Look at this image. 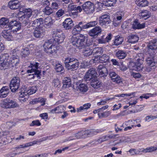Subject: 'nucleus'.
I'll list each match as a JSON object with an SVG mask.
<instances>
[{
    "instance_id": "obj_40",
    "label": "nucleus",
    "mask_w": 157,
    "mask_h": 157,
    "mask_svg": "<svg viewBox=\"0 0 157 157\" xmlns=\"http://www.w3.org/2000/svg\"><path fill=\"white\" fill-rule=\"evenodd\" d=\"M77 88L78 90L83 93L86 92L88 90L87 86L83 83L80 84L78 86Z\"/></svg>"
},
{
    "instance_id": "obj_13",
    "label": "nucleus",
    "mask_w": 157,
    "mask_h": 157,
    "mask_svg": "<svg viewBox=\"0 0 157 157\" xmlns=\"http://www.w3.org/2000/svg\"><path fill=\"white\" fill-rule=\"evenodd\" d=\"M109 76L112 80L116 83L120 84L122 83L121 78L115 72L111 71L109 73Z\"/></svg>"
},
{
    "instance_id": "obj_24",
    "label": "nucleus",
    "mask_w": 157,
    "mask_h": 157,
    "mask_svg": "<svg viewBox=\"0 0 157 157\" xmlns=\"http://www.w3.org/2000/svg\"><path fill=\"white\" fill-rule=\"evenodd\" d=\"M135 122H136V121L135 120H129L125 122V124L127 126L124 128V130L126 131L131 129L132 127L136 126Z\"/></svg>"
},
{
    "instance_id": "obj_35",
    "label": "nucleus",
    "mask_w": 157,
    "mask_h": 157,
    "mask_svg": "<svg viewBox=\"0 0 157 157\" xmlns=\"http://www.w3.org/2000/svg\"><path fill=\"white\" fill-rule=\"evenodd\" d=\"M25 93L24 91L22 90L19 95V100L21 102H25L28 100V95Z\"/></svg>"
},
{
    "instance_id": "obj_26",
    "label": "nucleus",
    "mask_w": 157,
    "mask_h": 157,
    "mask_svg": "<svg viewBox=\"0 0 157 157\" xmlns=\"http://www.w3.org/2000/svg\"><path fill=\"white\" fill-rule=\"evenodd\" d=\"M3 37L8 41H11L13 40V37L10 31H4L2 34Z\"/></svg>"
},
{
    "instance_id": "obj_3",
    "label": "nucleus",
    "mask_w": 157,
    "mask_h": 157,
    "mask_svg": "<svg viewBox=\"0 0 157 157\" xmlns=\"http://www.w3.org/2000/svg\"><path fill=\"white\" fill-rule=\"evenodd\" d=\"M52 36L55 43L57 44L62 43L65 38L64 33L60 29H56L52 32Z\"/></svg>"
},
{
    "instance_id": "obj_4",
    "label": "nucleus",
    "mask_w": 157,
    "mask_h": 157,
    "mask_svg": "<svg viewBox=\"0 0 157 157\" xmlns=\"http://www.w3.org/2000/svg\"><path fill=\"white\" fill-rule=\"evenodd\" d=\"M52 40V39L48 40L45 42L43 45L44 51L49 54H55L57 50L56 44H53Z\"/></svg>"
},
{
    "instance_id": "obj_49",
    "label": "nucleus",
    "mask_w": 157,
    "mask_h": 157,
    "mask_svg": "<svg viewBox=\"0 0 157 157\" xmlns=\"http://www.w3.org/2000/svg\"><path fill=\"white\" fill-rule=\"evenodd\" d=\"M109 56L106 54H103L99 58V62L103 63H106L109 59Z\"/></svg>"
},
{
    "instance_id": "obj_27",
    "label": "nucleus",
    "mask_w": 157,
    "mask_h": 157,
    "mask_svg": "<svg viewBox=\"0 0 157 157\" xmlns=\"http://www.w3.org/2000/svg\"><path fill=\"white\" fill-rule=\"evenodd\" d=\"M9 93V87L7 86H3L0 90V97L2 98H5Z\"/></svg>"
},
{
    "instance_id": "obj_21",
    "label": "nucleus",
    "mask_w": 157,
    "mask_h": 157,
    "mask_svg": "<svg viewBox=\"0 0 157 157\" xmlns=\"http://www.w3.org/2000/svg\"><path fill=\"white\" fill-rule=\"evenodd\" d=\"M117 13L115 17L113 19V24L115 26H117L120 24L121 22V20L123 16V14L122 13Z\"/></svg>"
},
{
    "instance_id": "obj_44",
    "label": "nucleus",
    "mask_w": 157,
    "mask_h": 157,
    "mask_svg": "<svg viewBox=\"0 0 157 157\" xmlns=\"http://www.w3.org/2000/svg\"><path fill=\"white\" fill-rule=\"evenodd\" d=\"M74 60H75V59L74 58L70 57L66 58L64 61V63L66 67L67 68Z\"/></svg>"
},
{
    "instance_id": "obj_16",
    "label": "nucleus",
    "mask_w": 157,
    "mask_h": 157,
    "mask_svg": "<svg viewBox=\"0 0 157 157\" xmlns=\"http://www.w3.org/2000/svg\"><path fill=\"white\" fill-rule=\"evenodd\" d=\"M44 21L43 19L42 18L36 19L33 21L32 26L35 29L42 27Z\"/></svg>"
},
{
    "instance_id": "obj_48",
    "label": "nucleus",
    "mask_w": 157,
    "mask_h": 157,
    "mask_svg": "<svg viewBox=\"0 0 157 157\" xmlns=\"http://www.w3.org/2000/svg\"><path fill=\"white\" fill-rule=\"evenodd\" d=\"M21 9L22 11L25 13L26 17L29 19V18L31 16L32 10L30 9L22 8Z\"/></svg>"
},
{
    "instance_id": "obj_32",
    "label": "nucleus",
    "mask_w": 157,
    "mask_h": 157,
    "mask_svg": "<svg viewBox=\"0 0 157 157\" xmlns=\"http://www.w3.org/2000/svg\"><path fill=\"white\" fill-rule=\"evenodd\" d=\"M140 18L144 20L148 18L151 16V13L147 10H144L139 13Z\"/></svg>"
},
{
    "instance_id": "obj_46",
    "label": "nucleus",
    "mask_w": 157,
    "mask_h": 157,
    "mask_svg": "<svg viewBox=\"0 0 157 157\" xmlns=\"http://www.w3.org/2000/svg\"><path fill=\"white\" fill-rule=\"evenodd\" d=\"M157 149V147L154 146L149 147L146 148H142L141 150L142 152L144 153L151 152Z\"/></svg>"
},
{
    "instance_id": "obj_12",
    "label": "nucleus",
    "mask_w": 157,
    "mask_h": 157,
    "mask_svg": "<svg viewBox=\"0 0 157 157\" xmlns=\"http://www.w3.org/2000/svg\"><path fill=\"white\" fill-rule=\"evenodd\" d=\"M8 5L11 10H16L20 8L21 3L18 0H11L9 1Z\"/></svg>"
},
{
    "instance_id": "obj_23",
    "label": "nucleus",
    "mask_w": 157,
    "mask_h": 157,
    "mask_svg": "<svg viewBox=\"0 0 157 157\" xmlns=\"http://www.w3.org/2000/svg\"><path fill=\"white\" fill-rule=\"evenodd\" d=\"M145 27L144 23L140 24L138 22V20L136 19L132 24V28L134 29H140L144 28Z\"/></svg>"
},
{
    "instance_id": "obj_2",
    "label": "nucleus",
    "mask_w": 157,
    "mask_h": 157,
    "mask_svg": "<svg viewBox=\"0 0 157 157\" xmlns=\"http://www.w3.org/2000/svg\"><path fill=\"white\" fill-rule=\"evenodd\" d=\"M79 35L73 36L71 37V42L72 44L79 49L90 46V44L88 43L87 40L85 36L82 34H79Z\"/></svg>"
},
{
    "instance_id": "obj_57",
    "label": "nucleus",
    "mask_w": 157,
    "mask_h": 157,
    "mask_svg": "<svg viewBox=\"0 0 157 157\" xmlns=\"http://www.w3.org/2000/svg\"><path fill=\"white\" fill-rule=\"evenodd\" d=\"M41 124L38 120L33 121L30 124V126H39L41 125Z\"/></svg>"
},
{
    "instance_id": "obj_10",
    "label": "nucleus",
    "mask_w": 157,
    "mask_h": 157,
    "mask_svg": "<svg viewBox=\"0 0 157 157\" xmlns=\"http://www.w3.org/2000/svg\"><path fill=\"white\" fill-rule=\"evenodd\" d=\"M97 73L95 69L93 68L89 69L86 73L84 79L86 81H90L93 79H96Z\"/></svg>"
},
{
    "instance_id": "obj_15",
    "label": "nucleus",
    "mask_w": 157,
    "mask_h": 157,
    "mask_svg": "<svg viewBox=\"0 0 157 157\" xmlns=\"http://www.w3.org/2000/svg\"><path fill=\"white\" fill-rule=\"evenodd\" d=\"M99 19V22L101 25H105L106 24L109 23L110 22V16L108 15H103Z\"/></svg>"
},
{
    "instance_id": "obj_55",
    "label": "nucleus",
    "mask_w": 157,
    "mask_h": 157,
    "mask_svg": "<svg viewBox=\"0 0 157 157\" xmlns=\"http://www.w3.org/2000/svg\"><path fill=\"white\" fill-rule=\"evenodd\" d=\"M147 64L151 67H153L155 65V62L153 58L149 57L146 59Z\"/></svg>"
},
{
    "instance_id": "obj_22",
    "label": "nucleus",
    "mask_w": 157,
    "mask_h": 157,
    "mask_svg": "<svg viewBox=\"0 0 157 157\" xmlns=\"http://www.w3.org/2000/svg\"><path fill=\"white\" fill-rule=\"evenodd\" d=\"M24 91L25 92V93L28 95H29L36 93L37 89L36 86H32L29 88H24Z\"/></svg>"
},
{
    "instance_id": "obj_51",
    "label": "nucleus",
    "mask_w": 157,
    "mask_h": 157,
    "mask_svg": "<svg viewBox=\"0 0 157 157\" xmlns=\"http://www.w3.org/2000/svg\"><path fill=\"white\" fill-rule=\"evenodd\" d=\"M91 106V104L89 103H87L84 104L82 106H80L77 109V111L78 112H80L82 110L84 109H87Z\"/></svg>"
},
{
    "instance_id": "obj_37",
    "label": "nucleus",
    "mask_w": 157,
    "mask_h": 157,
    "mask_svg": "<svg viewBox=\"0 0 157 157\" xmlns=\"http://www.w3.org/2000/svg\"><path fill=\"white\" fill-rule=\"evenodd\" d=\"M9 25L8 19L6 18H2L0 19V26H3L5 28H8V26Z\"/></svg>"
},
{
    "instance_id": "obj_58",
    "label": "nucleus",
    "mask_w": 157,
    "mask_h": 157,
    "mask_svg": "<svg viewBox=\"0 0 157 157\" xmlns=\"http://www.w3.org/2000/svg\"><path fill=\"white\" fill-rule=\"evenodd\" d=\"M153 95V94L151 93L144 94L143 95L140 96V98L141 99L144 98L146 99H147L150 97H152Z\"/></svg>"
},
{
    "instance_id": "obj_41",
    "label": "nucleus",
    "mask_w": 157,
    "mask_h": 157,
    "mask_svg": "<svg viewBox=\"0 0 157 157\" xmlns=\"http://www.w3.org/2000/svg\"><path fill=\"white\" fill-rule=\"evenodd\" d=\"M82 52L83 55L85 56H89L91 55L93 53L92 50L89 48H84Z\"/></svg>"
},
{
    "instance_id": "obj_18",
    "label": "nucleus",
    "mask_w": 157,
    "mask_h": 157,
    "mask_svg": "<svg viewBox=\"0 0 157 157\" xmlns=\"http://www.w3.org/2000/svg\"><path fill=\"white\" fill-rule=\"evenodd\" d=\"M21 8H20V11L17 14V17L19 19V20L21 21H23L24 24H26L29 22V19L26 17L25 13H24L22 11Z\"/></svg>"
},
{
    "instance_id": "obj_36",
    "label": "nucleus",
    "mask_w": 157,
    "mask_h": 157,
    "mask_svg": "<svg viewBox=\"0 0 157 157\" xmlns=\"http://www.w3.org/2000/svg\"><path fill=\"white\" fill-rule=\"evenodd\" d=\"M84 29L83 28V25L81 26L76 25L72 30V33L73 36H76V35L78 34L81 30Z\"/></svg>"
},
{
    "instance_id": "obj_14",
    "label": "nucleus",
    "mask_w": 157,
    "mask_h": 157,
    "mask_svg": "<svg viewBox=\"0 0 157 157\" xmlns=\"http://www.w3.org/2000/svg\"><path fill=\"white\" fill-rule=\"evenodd\" d=\"M97 70L99 75L101 77H105L108 74V71L107 68L103 65H99Z\"/></svg>"
},
{
    "instance_id": "obj_50",
    "label": "nucleus",
    "mask_w": 157,
    "mask_h": 157,
    "mask_svg": "<svg viewBox=\"0 0 157 157\" xmlns=\"http://www.w3.org/2000/svg\"><path fill=\"white\" fill-rule=\"evenodd\" d=\"M43 11L44 14L47 15H49L53 13V10L50 7L46 6L43 10Z\"/></svg>"
},
{
    "instance_id": "obj_61",
    "label": "nucleus",
    "mask_w": 157,
    "mask_h": 157,
    "mask_svg": "<svg viewBox=\"0 0 157 157\" xmlns=\"http://www.w3.org/2000/svg\"><path fill=\"white\" fill-rule=\"evenodd\" d=\"M53 84L55 87H57L60 86V82L59 79H55L53 80Z\"/></svg>"
},
{
    "instance_id": "obj_42",
    "label": "nucleus",
    "mask_w": 157,
    "mask_h": 157,
    "mask_svg": "<svg viewBox=\"0 0 157 157\" xmlns=\"http://www.w3.org/2000/svg\"><path fill=\"white\" fill-rule=\"evenodd\" d=\"M92 51H93L92 53L94 55L96 54L98 56L102 54L103 52V49L101 47L95 48L92 50Z\"/></svg>"
},
{
    "instance_id": "obj_17",
    "label": "nucleus",
    "mask_w": 157,
    "mask_h": 157,
    "mask_svg": "<svg viewBox=\"0 0 157 157\" xmlns=\"http://www.w3.org/2000/svg\"><path fill=\"white\" fill-rule=\"evenodd\" d=\"M63 24L64 28L66 29H71L74 25L73 21L70 18H67L65 19Z\"/></svg>"
},
{
    "instance_id": "obj_33",
    "label": "nucleus",
    "mask_w": 157,
    "mask_h": 157,
    "mask_svg": "<svg viewBox=\"0 0 157 157\" xmlns=\"http://www.w3.org/2000/svg\"><path fill=\"white\" fill-rule=\"evenodd\" d=\"M115 55L119 59H124L127 56L126 53L121 50L116 51Z\"/></svg>"
},
{
    "instance_id": "obj_60",
    "label": "nucleus",
    "mask_w": 157,
    "mask_h": 157,
    "mask_svg": "<svg viewBox=\"0 0 157 157\" xmlns=\"http://www.w3.org/2000/svg\"><path fill=\"white\" fill-rule=\"evenodd\" d=\"M157 118V115L155 116L153 115L147 116L145 117V120L146 121H149Z\"/></svg>"
},
{
    "instance_id": "obj_19",
    "label": "nucleus",
    "mask_w": 157,
    "mask_h": 157,
    "mask_svg": "<svg viewBox=\"0 0 157 157\" xmlns=\"http://www.w3.org/2000/svg\"><path fill=\"white\" fill-rule=\"evenodd\" d=\"M33 34L34 36L36 38H42L44 35V30L42 27L35 29Z\"/></svg>"
},
{
    "instance_id": "obj_7",
    "label": "nucleus",
    "mask_w": 157,
    "mask_h": 157,
    "mask_svg": "<svg viewBox=\"0 0 157 157\" xmlns=\"http://www.w3.org/2000/svg\"><path fill=\"white\" fill-rule=\"evenodd\" d=\"M144 55L142 53H140L136 57V59L135 62L134 68L136 69V70L140 71L142 70L143 68L142 63L144 60Z\"/></svg>"
},
{
    "instance_id": "obj_29",
    "label": "nucleus",
    "mask_w": 157,
    "mask_h": 157,
    "mask_svg": "<svg viewBox=\"0 0 157 157\" xmlns=\"http://www.w3.org/2000/svg\"><path fill=\"white\" fill-rule=\"evenodd\" d=\"M65 108L63 105H60L58 107L51 109L50 112L52 113H62L65 110Z\"/></svg>"
},
{
    "instance_id": "obj_45",
    "label": "nucleus",
    "mask_w": 157,
    "mask_h": 157,
    "mask_svg": "<svg viewBox=\"0 0 157 157\" xmlns=\"http://www.w3.org/2000/svg\"><path fill=\"white\" fill-rule=\"evenodd\" d=\"M123 41V38L120 36H117L115 38V40L113 42V45L118 46L122 44Z\"/></svg>"
},
{
    "instance_id": "obj_28",
    "label": "nucleus",
    "mask_w": 157,
    "mask_h": 157,
    "mask_svg": "<svg viewBox=\"0 0 157 157\" xmlns=\"http://www.w3.org/2000/svg\"><path fill=\"white\" fill-rule=\"evenodd\" d=\"M103 131V130L102 129H93L86 130L88 136H92L94 135H96L98 133H101Z\"/></svg>"
},
{
    "instance_id": "obj_34",
    "label": "nucleus",
    "mask_w": 157,
    "mask_h": 157,
    "mask_svg": "<svg viewBox=\"0 0 157 157\" xmlns=\"http://www.w3.org/2000/svg\"><path fill=\"white\" fill-rule=\"evenodd\" d=\"M148 48L151 50L157 49V39L151 40L148 46Z\"/></svg>"
},
{
    "instance_id": "obj_43",
    "label": "nucleus",
    "mask_w": 157,
    "mask_h": 157,
    "mask_svg": "<svg viewBox=\"0 0 157 157\" xmlns=\"http://www.w3.org/2000/svg\"><path fill=\"white\" fill-rule=\"evenodd\" d=\"M79 63L78 60L75 59V60L72 62L67 68L68 69H71L78 68L79 66Z\"/></svg>"
},
{
    "instance_id": "obj_54",
    "label": "nucleus",
    "mask_w": 157,
    "mask_h": 157,
    "mask_svg": "<svg viewBox=\"0 0 157 157\" xmlns=\"http://www.w3.org/2000/svg\"><path fill=\"white\" fill-rule=\"evenodd\" d=\"M30 53L29 50L28 48H26L22 49L21 55L23 57H25Z\"/></svg>"
},
{
    "instance_id": "obj_5",
    "label": "nucleus",
    "mask_w": 157,
    "mask_h": 157,
    "mask_svg": "<svg viewBox=\"0 0 157 157\" xmlns=\"http://www.w3.org/2000/svg\"><path fill=\"white\" fill-rule=\"evenodd\" d=\"M39 63L37 62H33L31 63L29 67L31 68V69L28 70L27 72L28 73H33L32 74H29V76H31V78L34 79L35 77L37 78L40 77L41 71L38 70L39 68Z\"/></svg>"
},
{
    "instance_id": "obj_56",
    "label": "nucleus",
    "mask_w": 157,
    "mask_h": 157,
    "mask_svg": "<svg viewBox=\"0 0 157 157\" xmlns=\"http://www.w3.org/2000/svg\"><path fill=\"white\" fill-rule=\"evenodd\" d=\"M55 69L57 72L63 73L64 72V69L60 64L57 65L56 66Z\"/></svg>"
},
{
    "instance_id": "obj_6",
    "label": "nucleus",
    "mask_w": 157,
    "mask_h": 157,
    "mask_svg": "<svg viewBox=\"0 0 157 157\" xmlns=\"http://www.w3.org/2000/svg\"><path fill=\"white\" fill-rule=\"evenodd\" d=\"M1 105L3 108H12L17 107L18 104L16 101L10 100L9 98H7L3 100L1 103Z\"/></svg>"
},
{
    "instance_id": "obj_30",
    "label": "nucleus",
    "mask_w": 157,
    "mask_h": 157,
    "mask_svg": "<svg viewBox=\"0 0 157 157\" xmlns=\"http://www.w3.org/2000/svg\"><path fill=\"white\" fill-rule=\"evenodd\" d=\"M127 39L128 42L134 44L138 41L139 37L136 35L131 34L128 37Z\"/></svg>"
},
{
    "instance_id": "obj_1",
    "label": "nucleus",
    "mask_w": 157,
    "mask_h": 157,
    "mask_svg": "<svg viewBox=\"0 0 157 157\" xmlns=\"http://www.w3.org/2000/svg\"><path fill=\"white\" fill-rule=\"evenodd\" d=\"M9 55L7 53L2 54L0 55V70L6 69L8 64H13V66L18 65L19 60L17 56L13 55L9 61Z\"/></svg>"
},
{
    "instance_id": "obj_47",
    "label": "nucleus",
    "mask_w": 157,
    "mask_h": 157,
    "mask_svg": "<svg viewBox=\"0 0 157 157\" xmlns=\"http://www.w3.org/2000/svg\"><path fill=\"white\" fill-rule=\"evenodd\" d=\"M98 22L96 21H90L87 24L83 25V28L86 29L90 27L95 26L97 24Z\"/></svg>"
},
{
    "instance_id": "obj_64",
    "label": "nucleus",
    "mask_w": 157,
    "mask_h": 157,
    "mask_svg": "<svg viewBox=\"0 0 157 157\" xmlns=\"http://www.w3.org/2000/svg\"><path fill=\"white\" fill-rule=\"evenodd\" d=\"M41 4L43 6H48L50 5V3L48 0H41Z\"/></svg>"
},
{
    "instance_id": "obj_11",
    "label": "nucleus",
    "mask_w": 157,
    "mask_h": 157,
    "mask_svg": "<svg viewBox=\"0 0 157 157\" xmlns=\"http://www.w3.org/2000/svg\"><path fill=\"white\" fill-rule=\"evenodd\" d=\"M8 28L9 29H12L13 33H17L21 29V25L20 23L15 20H12L9 22Z\"/></svg>"
},
{
    "instance_id": "obj_38",
    "label": "nucleus",
    "mask_w": 157,
    "mask_h": 157,
    "mask_svg": "<svg viewBox=\"0 0 157 157\" xmlns=\"http://www.w3.org/2000/svg\"><path fill=\"white\" fill-rule=\"evenodd\" d=\"M74 136L77 139H80L81 138H85L88 136L87 135V132L86 130L85 131H82L78 132L74 135Z\"/></svg>"
},
{
    "instance_id": "obj_8",
    "label": "nucleus",
    "mask_w": 157,
    "mask_h": 157,
    "mask_svg": "<svg viewBox=\"0 0 157 157\" xmlns=\"http://www.w3.org/2000/svg\"><path fill=\"white\" fill-rule=\"evenodd\" d=\"M83 10L87 14L93 13L94 11V4L90 1H87L81 5Z\"/></svg>"
},
{
    "instance_id": "obj_59",
    "label": "nucleus",
    "mask_w": 157,
    "mask_h": 157,
    "mask_svg": "<svg viewBox=\"0 0 157 157\" xmlns=\"http://www.w3.org/2000/svg\"><path fill=\"white\" fill-rule=\"evenodd\" d=\"M135 94V92H132L131 93H129V94H117L115 96V97H125V96H130L132 95H133Z\"/></svg>"
},
{
    "instance_id": "obj_9",
    "label": "nucleus",
    "mask_w": 157,
    "mask_h": 157,
    "mask_svg": "<svg viewBox=\"0 0 157 157\" xmlns=\"http://www.w3.org/2000/svg\"><path fill=\"white\" fill-rule=\"evenodd\" d=\"M20 79L18 77H14L11 80L10 87L12 92H14L18 90L20 85Z\"/></svg>"
},
{
    "instance_id": "obj_53",
    "label": "nucleus",
    "mask_w": 157,
    "mask_h": 157,
    "mask_svg": "<svg viewBox=\"0 0 157 157\" xmlns=\"http://www.w3.org/2000/svg\"><path fill=\"white\" fill-rule=\"evenodd\" d=\"M110 114V111H107L102 113H98V115L100 118H101L108 117Z\"/></svg>"
},
{
    "instance_id": "obj_62",
    "label": "nucleus",
    "mask_w": 157,
    "mask_h": 157,
    "mask_svg": "<svg viewBox=\"0 0 157 157\" xmlns=\"http://www.w3.org/2000/svg\"><path fill=\"white\" fill-rule=\"evenodd\" d=\"M76 5L72 4H70L68 6V10L70 11H75L76 10Z\"/></svg>"
},
{
    "instance_id": "obj_20",
    "label": "nucleus",
    "mask_w": 157,
    "mask_h": 157,
    "mask_svg": "<svg viewBox=\"0 0 157 157\" xmlns=\"http://www.w3.org/2000/svg\"><path fill=\"white\" fill-rule=\"evenodd\" d=\"M101 30L99 27H96L90 30L89 33V35L91 36H98L101 34Z\"/></svg>"
},
{
    "instance_id": "obj_31",
    "label": "nucleus",
    "mask_w": 157,
    "mask_h": 157,
    "mask_svg": "<svg viewBox=\"0 0 157 157\" xmlns=\"http://www.w3.org/2000/svg\"><path fill=\"white\" fill-rule=\"evenodd\" d=\"M63 88L70 87L71 86V78L69 77H66L63 80Z\"/></svg>"
},
{
    "instance_id": "obj_63",
    "label": "nucleus",
    "mask_w": 157,
    "mask_h": 157,
    "mask_svg": "<svg viewBox=\"0 0 157 157\" xmlns=\"http://www.w3.org/2000/svg\"><path fill=\"white\" fill-rule=\"evenodd\" d=\"M64 11L62 9L59 10L56 13V15L58 17L62 16L64 13Z\"/></svg>"
},
{
    "instance_id": "obj_52",
    "label": "nucleus",
    "mask_w": 157,
    "mask_h": 157,
    "mask_svg": "<svg viewBox=\"0 0 157 157\" xmlns=\"http://www.w3.org/2000/svg\"><path fill=\"white\" fill-rule=\"evenodd\" d=\"M95 79H94L92 80V81L93 80L94 81L91 82V85L94 88L97 89L100 87L101 82L98 80H95Z\"/></svg>"
},
{
    "instance_id": "obj_25",
    "label": "nucleus",
    "mask_w": 157,
    "mask_h": 157,
    "mask_svg": "<svg viewBox=\"0 0 157 157\" xmlns=\"http://www.w3.org/2000/svg\"><path fill=\"white\" fill-rule=\"evenodd\" d=\"M54 20L51 17L48 16L46 17L44 20V26L46 28H49L53 25Z\"/></svg>"
},
{
    "instance_id": "obj_39",
    "label": "nucleus",
    "mask_w": 157,
    "mask_h": 157,
    "mask_svg": "<svg viewBox=\"0 0 157 157\" xmlns=\"http://www.w3.org/2000/svg\"><path fill=\"white\" fill-rule=\"evenodd\" d=\"M136 4L139 6L145 7L147 6L148 2L146 0H136Z\"/></svg>"
}]
</instances>
